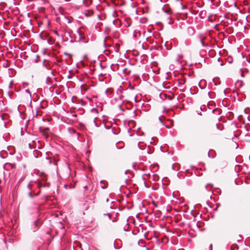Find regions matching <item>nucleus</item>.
I'll list each match as a JSON object with an SVG mask.
<instances>
[{
  "label": "nucleus",
  "instance_id": "1",
  "mask_svg": "<svg viewBox=\"0 0 250 250\" xmlns=\"http://www.w3.org/2000/svg\"><path fill=\"white\" fill-rule=\"evenodd\" d=\"M94 203L95 202L93 199H89L86 200L83 204L85 209L87 210L90 208H93Z\"/></svg>",
  "mask_w": 250,
  "mask_h": 250
},
{
  "label": "nucleus",
  "instance_id": "2",
  "mask_svg": "<svg viewBox=\"0 0 250 250\" xmlns=\"http://www.w3.org/2000/svg\"><path fill=\"white\" fill-rule=\"evenodd\" d=\"M42 224V222L40 219H38L37 220H36L34 222L32 226V229L33 230V231H36L39 229L40 226Z\"/></svg>",
  "mask_w": 250,
  "mask_h": 250
},
{
  "label": "nucleus",
  "instance_id": "3",
  "mask_svg": "<svg viewBox=\"0 0 250 250\" xmlns=\"http://www.w3.org/2000/svg\"><path fill=\"white\" fill-rule=\"evenodd\" d=\"M198 39L200 41V42L202 44L203 47H206L207 45L204 43V40L205 39V37H203L201 35H199L198 36Z\"/></svg>",
  "mask_w": 250,
  "mask_h": 250
},
{
  "label": "nucleus",
  "instance_id": "4",
  "mask_svg": "<svg viewBox=\"0 0 250 250\" xmlns=\"http://www.w3.org/2000/svg\"><path fill=\"white\" fill-rule=\"evenodd\" d=\"M186 82V80L182 78L181 79H178V85L179 87H181Z\"/></svg>",
  "mask_w": 250,
  "mask_h": 250
},
{
  "label": "nucleus",
  "instance_id": "5",
  "mask_svg": "<svg viewBox=\"0 0 250 250\" xmlns=\"http://www.w3.org/2000/svg\"><path fill=\"white\" fill-rule=\"evenodd\" d=\"M45 83L48 85H51L52 83V79L49 77H47L45 81Z\"/></svg>",
  "mask_w": 250,
  "mask_h": 250
},
{
  "label": "nucleus",
  "instance_id": "6",
  "mask_svg": "<svg viewBox=\"0 0 250 250\" xmlns=\"http://www.w3.org/2000/svg\"><path fill=\"white\" fill-rule=\"evenodd\" d=\"M188 33L191 35H192L194 34V30L191 28L189 27L188 29Z\"/></svg>",
  "mask_w": 250,
  "mask_h": 250
},
{
  "label": "nucleus",
  "instance_id": "7",
  "mask_svg": "<svg viewBox=\"0 0 250 250\" xmlns=\"http://www.w3.org/2000/svg\"><path fill=\"white\" fill-rule=\"evenodd\" d=\"M29 195V196L30 197H33L34 195L35 196H37L38 195V194H35L34 195H33L32 192H30L28 194Z\"/></svg>",
  "mask_w": 250,
  "mask_h": 250
},
{
  "label": "nucleus",
  "instance_id": "8",
  "mask_svg": "<svg viewBox=\"0 0 250 250\" xmlns=\"http://www.w3.org/2000/svg\"><path fill=\"white\" fill-rule=\"evenodd\" d=\"M26 93H27L28 94H29V97L30 98H31V94L29 91V90L28 89H27L25 90V91Z\"/></svg>",
  "mask_w": 250,
  "mask_h": 250
},
{
  "label": "nucleus",
  "instance_id": "9",
  "mask_svg": "<svg viewBox=\"0 0 250 250\" xmlns=\"http://www.w3.org/2000/svg\"><path fill=\"white\" fill-rule=\"evenodd\" d=\"M150 176V174H145L143 176V178L144 179V180H145L146 179L145 178L146 176Z\"/></svg>",
  "mask_w": 250,
  "mask_h": 250
},
{
  "label": "nucleus",
  "instance_id": "10",
  "mask_svg": "<svg viewBox=\"0 0 250 250\" xmlns=\"http://www.w3.org/2000/svg\"><path fill=\"white\" fill-rule=\"evenodd\" d=\"M77 32L78 33L79 35L80 36V40H81V37H82V35H82V34L81 32H80L79 31H77Z\"/></svg>",
  "mask_w": 250,
  "mask_h": 250
},
{
  "label": "nucleus",
  "instance_id": "11",
  "mask_svg": "<svg viewBox=\"0 0 250 250\" xmlns=\"http://www.w3.org/2000/svg\"><path fill=\"white\" fill-rule=\"evenodd\" d=\"M66 20L67 21V23H70L71 22V20L68 18H66Z\"/></svg>",
  "mask_w": 250,
  "mask_h": 250
},
{
  "label": "nucleus",
  "instance_id": "12",
  "mask_svg": "<svg viewBox=\"0 0 250 250\" xmlns=\"http://www.w3.org/2000/svg\"><path fill=\"white\" fill-rule=\"evenodd\" d=\"M54 33H55V34L57 36H58V37H59V36H60V35H59V33H58V31H56H56H54Z\"/></svg>",
  "mask_w": 250,
  "mask_h": 250
},
{
  "label": "nucleus",
  "instance_id": "13",
  "mask_svg": "<svg viewBox=\"0 0 250 250\" xmlns=\"http://www.w3.org/2000/svg\"><path fill=\"white\" fill-rule=\"evenodd\" d=\"M27 84H28V83H22V85H23V87H24V88H25V85H27Z\"/></svg>",
  "mask_w": 250,
  "mask_h": 250
},
{
  "label": "nucleus",
  "instance_id": "14",
  "mask_svg": "<svg viewBox=\"0 0 250 250\" xmlns=\"http://www.w3.org/2000/svg\"><path fill=\"white\" fill-rule=\"evenodd\" d=\"M76 130L74 129H72V132H71V133H76Z\"/></svg>",
  "mask_w": 250,
  "mask_h": 250
},
{
  "label": "nucleus",
  "instance_id": "15",
  "mask_svg": "<svg viewBox=\"0 0 250 250\" xmlns=\"http://www.w3.org/2000/svg\"><path fill=\"white\" fill-rule=\"evenodd\" d=\"M64 54L66 55H68L69 56H71V54H69L67 53H64Z\"/></svg>",
  "mask_w": 250,
  "mask_h": 250
},
{
  "label": "nucleus",
  "instance_id": "16",
  "mask_svg": "<svg viewBox=\"0 0 250 250\" xmlns=\"http://www.w3.org/2000/svg\"><path fill=\"white\" fill-rule=\"evenodd\" d=\"M159 119L160 121V122L163 124V122H162V117H160L159 118Z\"/></svg>",
  "mask_w": 250,
  "mask_h": 250
},
{
  "label": "nucleus",
  "instance_id": "17",
  "mask_svg": "<svg viewBox=\"0 0 250 250\" xmlns=\"http://www.w3.org/2000/svg\"><path fill=\"white\" fill-rule=\"evenodd\" d=\"M208 186H211V185H210V184H208V185H207L206 186V187L207 189V188H208Z\"/></svg>",
  "mask_w": 250,
  "mask_h": 250
},
{
  "label": "nucleus",
  "instance_id": "18",
  "mask_svg": "<svg viewBox=\"0 0 250 250\" xmlns=\"http://www.w3.org/2000/svg\"><path fill=\"white\" fill-rule=\"evenodd\" d=\"M106 215L109 216V218H110V213H107Z\"/></svg>",
  "mask_w": 250,
  "mask_h": 250
},
{
  "label": "nucleus",
  "instance_id": "19",
  "mask_svg": "<svg viewBox=\"0 0 250 250\" xmlns=\"http://www.w3.org/2000/svg\"><path fill=\"white\" fill-rule=\"evenodd\" d=\"M166 127L167 128H169V127H168V126H166Z\"/></svg>",
  "mask_w": 250,
  "mask_h": 250
},
{
  "label": "nucleus",
  "instance_id": "20",
  "mask_svg": "<svg viewBox=\"0 0 250 250\" xmlns=\"http://www.w3.org/2000/svg\"><path fill=\"white\" fill-rule=\"evenodd\" d=\"M101 183H104V181H101Z\"/></svg>",
  "mask_w": 250,
  "mask_h": 250
},
{
  "label": "nucleus",
  "instance_id": "21",
  "mask_svg": "<svg viewBox=\"0 0 250 250\" xmlns=\"http://www.w3.org/2000/svg\"><path fill=\"white\" fill-rule=\"evenodd\" d=\"M102 188H106V187H102Z\"/></svg>",
  "mask_w": 250,
  "mask_h": 250
},
{
  "label": "nucleus",
  "instance_id": "22",
  "mask_svg": "<svg viewBox=\"0 0 250 250\" xmlns=\"http://www.w3.org/2000/svg\"><path fill=\"white\" fill-rule=\"evenodd\" d=\"M4 126L6 127V124H4Z\"/></svg>",
  "mask_w": 250,
  "mask_h": 250
}]
</instances>
